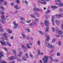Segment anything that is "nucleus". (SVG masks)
<instances>
[{"label": "nucleus", "instance_id": "nucleus-1", "mask_svg": "<svg viewBox=\"0 0 63 63\" xmlns=\"http://www.w3.org/2000/svg\"><path fill=\"white\" fill-rule=\"evenodd\" d=\"M45 44H46V46L48 47H49V48H51V49H54V46L53 45H50L46 42H45Z\"/></svg>", "mask_w": 63, "mask_h": 63}, {"label": "nucleus", "instance_id": "nucleus-2", "mask_svg": "<svg viewBox=\"0 0 63 63\" xmlns=\"http://www.w3.org/2000/svg\"><path fill=\"white\" fill-rule=\"evenodd\" d=\"M45 23L46 26V27H47L46 28V32H47V31H48V30L49 28V27H48V25L49 24V22H48V21H45Z\"/></svg>", "mask_w": 63, "mask_h": 63}, {"label": "nucleus", "instance_id": "nucleus-3", "mask_svg": "<svg viewBox=\"0 0 63 63\" xmlns=\"http://www.w3.org/2000/svg\"><path fill=\"white\" fill-rule=\"evenodd\" d=\"M45 58H44L42 59V61L45 63H47L48 62V57L47 56H45L44 57Z\"/></svg>", "mask_w": 63, "mask_h": 63}, {"label": "nucleus", "instance_id": "nucleus-4", "mask_svg": "<svg viewBox=\"0 0 63 63\" xmlns=\"http://www.w3.org/2000/svg\"><path fill=\"white\" fill-rule=\"evenodd\" d=\"M1 12L2 14V15L1 16V18L2 19V20H5L6 18H5V15H4V13L2 12V11Z\"/></svg>", "mask_w": 63, "mask_h": 63}, {"label": "nucleus", "instance_id": "nucleus-5", "mask_svg": "<svg viewBox=\"0 0 63 63\" xmlns=\"http://www.w3.org/2000/svg\"><path fill=\"white\" fill-rule=\"evenodd\" d=\"M54 16H53L52 17V24L53 25H54V26L55 25V24H54Z\"/></svg>", "mask_w": 63, "mask_h": 63}, {"label": "nucleus", "instance_id": "nucleus-6", "mask_svg": "<svg viewBox=\"0 0 63 63\" xmlns=\"http://www.w3.org/2000/svg\"><path fill=\"white\" fill-rule=\"evenodd\" d=\"M33 11H42V9L35 8H33Z\"/></svg>", "mask_w": 63, "mask_h": 63}, {"label": "nucleus", "instance_id": "nucleus-7", "mask_svg": "<svg viewBox=\"0 0 63 63\" xmlns=\"http://www.w3.org/2000/svg\"><path fill=\"white\" fill-rule=\"evenodd\" d=\"M14 26H14L13 28V29H17L19 27V26L17 24L15 25Z\"/></svg>", "mask_w": 63, "mask_h": 63}, {"label": "nucleus", "instance_id": "nucleus-8", "mask_svg": "<svg viewBox=\"0 0 63 63\" xmlns=\"http://www.w3.org/2000/svg\"><path fill=\"white\" fill-rule=\"evenodd\" d=\"M0 42L1 44H2L3 46H6L7 45L6 43V42L4 41H0Z\"/></svg>", "mask_w": 63, "mask_h": 63}, {"label": "nucleus", "instance_id": "nucleus-9", "mask_svg": "<svg viewBox=\"0 0 63 63\" xmlns=\"http://www.w3.org/2000/svg\"><path fill=\"white\" fill-rule=\"evenodd\" d=\"M56 17H58V18H60V17H62V15L60 14H57L55 15Z\"/></svg>", "mask_w": 63, "mask_h": 63}, {"label": "nucleus", "instance_id": "nucleus-10", "mask_svg": "<svg viewBox=\"0 0 63 63\" xmlns=\"http://www.w3.org/2000/svg\"><path fill=\"white\" fill-rule=\"evenodd\" d=\"M45 36L47 38L46 39V41H49V35H48L47 34H46L45 35Z\"/></svg>", "mask_w": 63, "mask_h": 63}, {"label": "nucleus", "instance_id": "nucleus-11", "mask_svg": "<svg viewBox=\"0 0 63 63\" xmlns=\"http://www.w3.org/2000/svg\"><path fill=\"white\" fill-rule=\"evenodd\" d=\"M8 33H9V34H11V33H12V32H12V31L8 29L7 30Z\"/></svg>", "mask_w": 63, "mask_h": 63}, {"label": "nucleus", "instance_id": "nucleus-12", "mask_svg": "<svg viewBox=\"0 0 63 63\" xmlns=\"http://www.w3.org/2000/svg\"><path fill=\"white\" fill-rule=\"evenodd\" d=\"M16 55H15L14 56H11V57L9 58V59L10 60H12V59H13V58L14 57H15V58H16Z\"/></svg>", "mask_w": 63, "mask_h": 63}, {"label": "nucleus", "instance_id": "nucleus-13", "mask_svg": "<svg viewBox=\"0 0 63 63\" xmlns=\"http://www.w3.org/2000/svg\"><path fill=\"white\" fill-rule=\"evenodd\" d=\"M22 59L23 60V61H26V60H27V59L26 58H25V56H23L22 57Z\"/></svg>", "mask_w": 63, "mask_h": 63}, {"label": "nucleus", "instance_id": "nucleus-14", "mask_svg": "<svg viewBox=\"0 0 63 63\" xmlns=\"http://www.w3.org/2000/svg\"><path fill=\"white\" fill-rule=\"evenodd\" d=\"M51 8L53 10H55L56 8H57V6H51Z\"/></svg>", "mask_w": 63, "mask_h": 63}, {"label": "nucleus", "instance_id": "nucleus-15", "mask_svg": "<svg viewBox=\"0 0 63 63\" xmlns=\"http://www.w3.org/2000/svg\"><path fill=\"white\" fill-rule=\"evenodd\" d=\"M58 7H60V6H63V4L62 3H59L58 4Z\"/></svg>", "mask_w": 63, "mask_h": 63}, {"label": "nucleus", "instance_id": "nucleus-16", "mask_svg": "<svg viewBox=\"0 0 63 63\" xmlns=\"http://www.w3.org/2000/svg\"><path fill=\"white\" fill-rule=\"evenodd\" d=\"M22 53H23V52H20L19 54L18 55V56L20 57L21 56V54H22Z\"/></svg>", "mask_w": 63, "mask_h": 63}, {"label": "nucleus", "instance_id": "nucleus-17", "mask_svg": "<svg viewBox=\"0 0 63 63\" xmlns=\"http://www.w3.org/2000/svg\"><path fill=\"white\" fill-rule=\"evenodd\" d=\"M55 21L56 22V24L57 25H60V23H59V22L57 20H55Z\"/></svg>", "mask_w": 63, "mask_h": 63}, {"label": "nucleus", "instance_id": "nucleus-18", "mask_svg": "<svg viewBox=\"0 0 63 63\" xmlns=\"http://www.w3.org/2000/svg\"><path fill=\"white\" fill-rule=\"evenodd\" d=\"M2 26H1V25L0 26V31L1 32H3L4 31V30L3 29H1Z\"/></svg>", "mask_w": 63, "mask_h": 63}, {"label": "nucleus", "instance_id": "nucleus-19", "mask_svg": "<svg viewBox=\"0 0 63 63\" xmlns=\"http://www.w3.org/2000/svg\"><path fill=\"white\" fill-rule=\"evenodd\" d=\"M40 25L42 26H44V23L43 22H41L40 23Z\"/></svg>", "mask_w": 63, "mask_h": 63}, {"label": "nucleus", "instance_id": "nucleus-20", "mask_svg": "<svg viewBox=\"0 0 63 63\" xmlns=\"http://www.w3.org/2000/svg\"><path fill=\"white\" fill-rule=\"evenodd\" d=\"M55 41H56V39H53L52 41V43H54V42H55Z\"/></svg>", "mask_w": 63, "mask_h": 63}, {"label": "nucleus", "instance_id": "nucleus-21", "mask_svg": "<svg viewBox=\"0 0 63 63\" xmlns=\"http://www.w3.org/2000/svg\"><path fill=\"white\" fill-rule=\"evenodd\" d=\"M31 17H33L34 19H36V18L35 16H34V15H31Z\"/></svg>", "mask_w": 63, "mask_h": 63}, {"label": "nucleus", "instance_id": "nucleus-22", "mask_svg": "<svg viewBox=\"0 0 63 63\" xmlns=\"http://www.w3.org/2000/svg\"><path fill=\"white\" fill-rule=\"evenodd\" d=\"M3 0H0V5H2Z\"/></svg>", "mask_w": 63, "mask_h": 63}, {"label": "nucleus", "instance_id": "nucleus-23", "mask_svg": "<svg viewBox=\"0 0 63 63\" xmlns=\"http://www.w3.org/2000/svg\"><path fill=\"white\" fill-rule=\"evenodd\" d=\"M50 13V11L49 10H48L46 13H45V14L47 15V14H48V13Z\"/></svg>", "mask_w": 63, "mask_h": 63}, {"label": "nucleus", "instance_id": "nucleus-24", "mask_svg": "<svg viewBox=\"0 0 63 63\" xmlns=\"http://www.w3.org/2000/svg\"><path fill=\"white\" fill-rule=\"evenodd\" d=\"M18 5H16L14 6V8L16 9H18Z\"/></svg>", "mask_w": 63, "mask_h": 63}, {"label": "nucleus", "instance_id": "nucleus-25", "mask_svg": "<svg viewBox=\"0 0 63 63\" xmlns=\"http://www.w3.org/2000/svg\"><path fill=\"white\" fill-rule=\"evenodd\" d=\"M22 35L23 39H25V36L24 34L22 33Z\"/></svg>", "mask_w": 63, "mask_h": 63}, {"label": "nucleus", "instance_id": "nucleus-26", "mask_svg": "<svg viewBox=\"0 0 63 63\" xmlns=\"http://www.w3.org/2000/svg\"><path fill=\"white\" fill-rule=\"evenodd\" d=\"M60 31V30L59 29H58L57 30H56V32L57 33H58H58H59Z\"/></svg>", "mask_w": 63, "mask_h": 63}, {"label": "nucleus", "instance_id": "nucleus-27", "mask_svg": "<svg viewBox=\"0 0 63 63\" xmlns=\"http://www.w3.org/2000/svg\"><path fill=\"white\" fill-rule=\"evenodd\" d=\"M7 45H8V46L9 47H11V44H10V43L9 42H7Z\"/></svg>", "mask_w": 63, "mask_h": 63}, {"label": "nucleus", "instance_id": "nucleus-28", "mask_svg": "<svg viewBox=\"0 0 63 63\" xmlns=\"http://www.w3.org/2000/svg\"><path fill=\"white\" fill-rule=\"evenodd\" d=\"M0 55L2 57H3L4 56V54H3V53L2 52H0Z\"/></svg>", "mask_w": 63, "mask_h": 63}, {"label": "nucleus", "instance_id": "nucleus-29", "mask_svg": "<svg viewBox=\"0 0 63 63\" xmlns=\"http://www.w3.org/2000/svg\"><path fill=\"white\" fill-rule=\"evenodd\" d=\"M26 30L28 32H30V29H26Z\"/></svg>", "mask_w": 63, "mask_h": 63}, {"label": "nucleus", "instance_id": "nucleus-30", "mask_svg": "<svg viewBox=\"0 0 63 63\" xmlns=\"http://www.w3.org/2000/svg\"><path fill=\"white\" fill-rule=\"evenodd\" d=\"M7 33H3V35L4 37H5L6 36H7Z\"/></svg>", "mask_w": 63, "mask_h": 63}, {"label": "nucleus", "instance_id": "nucleus-31", "mask_svg": "<svg viewBox=\"0 0 63 63\" xmlns=\"http://www.w3.org/2000/svg\"><path fill=\"white\" fill-rule=\"evenodd\" d=\"M59 11L60 12V13H62V12H63V11H62V9L61 8H60L59 9Z\"/></svg>", "mask_w": 63, "mask_h": 63}, {"label": "nucleus", "instance_id": "nucleus-32", "mask_svg": "<svg viewBox=\"0 0 63 63\" xmlns=\"http://www.w3.org/2000/svg\"><path fill=\"white\" fill-rule=\"evenodd\" d=\"M41 44V42H40V41H38V43H37V45H39V46H40V44Z\"/></svg>", "mask_w": 63, "mask_h": 63}, {"label": "nucleus", "instance_id": "nucleus-33", "mask_svg": "<svg viewBox=\"0 0 63 63\" xmlns=\"http://www.w3.org/2000/svg\"><path fill=\"white\" fill-rule=\"evenodd\" d=\"M20 19L21 20H25V19L24 18H22V17H21L20 18Z\"/></svg>", "mask_w": 63, "mask_h": 63}, {"label": "nucleus", "instance_id": "nucleus-34", "mask_svg": "<svg viewBox=\"0 0 63 63\" xmlns=\"http://www.w3.org/2000/svg\"><path fill=\"white\" fill-rule=\"evenodd\" d=\"M40 54H41V51H40V50H39L38 51V55H40Z\"/></svg>", "mask_w": 63, "mask_h": 63}, {"label": "nucleus", "instance_id": "nucleus-35", "mask_svg": "<svg viewBox=\"0 0 63 63\" xmlns=\"http://www.w3.org/2000/svg\"><path fill=\"white\" fill-rule=\"evenodd\" d=\"M4 5L7 6V2L6 1H5L4 3Z\"/></svg>", "mask_w": 63, "mask_h": 63}, {"label": "nucleus", "instance_id": "nucleus-36", "mask_svg": "<svg viewBox=\"0 0 63 63\" xmlns=\"http://www.w3.org/2000/svg\"><path fill=\"white\" fill-rule=\"evenodd\" d=\"M4 39H5V40H8V37L7 36H4Z\"/></svg>", "mask_w": 63, "mask_h": 63}, {"label": "nucleus", "instance_id": "nucleus-37", "mask_svg": "<svg viewBox=\"0 0 63 63\" xmlns=\"http://www.w3.org/2000/svg\"><path fill=\"white\" fill-rule=\"evenodd\" d=\"M21 47L22 48H23V49L26 48V47H25L23 45H22L21 46Z\"/></svg>", "mask_w": 63, "mask_h": 63}, {"label": "nucleus", "instance_id": "nucleus-38", "mask_svg": "<svg viewBox=\"0 0 63 63\" xmlns=\"http://www.w3.org/2000/svg\"><path fill=\"white\" fill-rule=\"evenodd\" d=\"M51 29H52V31L53 32H54L55 31V29H54V27H51Z\"/></svg>", "mask_w": 63, "mask_h": 63}, {"label": "nucleus", "instance_id": "nucleus-39", "mask_svg": "<svg viewBox=\"0 0 63 63\" xmlns=\"http://www.w3.org/2000/svg\"><path fill=\"white\" fill-rule=\"evenodd\" d=\"M13 54H16V50H13Z\"/></svg>", "mask_w": 63, "mask_h": 63}, {"label": "nucleus", "instance_id": "nucleus-40", "mask_svg": "<svg viewBox=\"0 0 63 63\" xmlns=\"http://www.w3.org/2000/svg\"><path fill=\"white\" fill-rule=\"evenodd\" d=\"M58 45L59 46H61V41H59V42Z\"/></svg>", "mask_w": 63, "mask_h": 63}, {"label": "nucleus", "instance_id": "nucleus-41", "mask_svg": "<svg viewBox=\"0 0 63 63\" xmlns=\"http://www.w3.org/2000/svg\"><path fill=\"white\" fill-rule=\"evenodd\" d=\"M57 56H60V53L57 52Z\"/></svg>", "mask_w": 63, "mask_h": 63}, {"label": "nucleus", "instance_id": "nucleus-42", "mask_svg": "<svg viewBox=\"0 0 63 63\" xmlns=\"http://www.w3.org/2000/svg\"><path fill=\"white\" fill-rule=\"evenodd\" d=\"M34 14L37 15V16H38L39 15V13L37 12H35L34 13Z\"/></svg>", "mask_w": 63, "mask_h": 63}, {"label": "nucleus", "instance_id": "nucleus-43", "mask_svg": "<svg viewBox=\"0 0 63 63\" xmlns=\"http://www.w3.org/2000/svg\"><path fill=\"white\" fill-rule=\"evenodd\" d=\"M26 39L27 40H29V39H30V37H29V36L27 35V36Z\"/></svg>", "mask_w": 63, "mask_h": 63}, {"label": "nucleus", "instance_id": "nucleus-44", "mask_svg": "<svg viewBox=\"0 0 63 63\" xmlns=\"http://www.w3.org/2000/svg\"><path fill=\"white\" fill-rule=\"evenodd\" d=\"M39 33H40V34H41V35H43V33L41 31H39Z\"/></svg>", "mask_w": 63, "mask_h": 63}, {"label": "nucleus", "instance_id": "nucleus-45", "mask_svg": "<svg viewBox=\"0 0 63 63\" xmlns=\"http://www.w3.org/2000/svg\"><path fill=\"white\" fill-rule=\"evenodd\" d=\"M3 48L4 49V50H5L6 52H7V49L5 47H4Z\"/></svg>", "mask_w": 63, "mask_h": 63}, {"label": "nucleus", "instance_id": "nucleus-46", "mask_svg": "<svg viewBox=\"0 0 63 63\" xmlns=\"http://www.w3.org/2000/svg\"><path fill=\"white\" fill-rule=\"evenodd\" d=\"M16 2L17 4H19V0H16Z\"/></svg>", "mask_w": 63, "mask_h": 63}, {"label": "nucleus", "instance_id": "nucleus-47", "mask_svg": "<svg viewBox=\"0 0 63 63\" xmlns=\"http://www.w3.org/2000/svg\"><path fill=\"white\" fill-rule=\"evenodd\" d=\"M25 56L27 58H28V54H27V53H26L25 54Z\"/></svg>", "mask_w": 63, "mask_h": 63}, {"label": "nucleus", "instance_id": "nucleus-48", "mask_svg": "<svg viewBox=\"0 0 63 63\" xmlns=\"http://www.w3.org/2000/svg\"><path fill=\"white\" fill-rule=\"evenodd\" d=\"M41 3L43 4H47V3H46V2L45 1L44 2H41Z\"/></svg>", "mask_w": 63, "mask_h": 63}, {"label": "nucleus", "instance_id": "nucleus-49", "mask_svg": "<svg viewBox=\"0 0 63 63\" xmlns=\"http://www.w3.org/2000/svg\"><path fill=\"white\" fill-rule=\"evenodd\" d=\"M59 33H60V34H62V33H63V32H62V31L60 30V32H59Z\"/></svg>", "mask_w": 63, "mask_h": 63}, {"label": "nucleus", "instance_id": "nucleus-50", "mask_svg": "<svg viewBox=\"0 0 63 63\" xmlns=\"http://www.w3.org/2000/svg\"><path fill=\"white\" fill-rule=\"evenodd\" d=\"M54 61H55V62H57L58 61V60H57L56 59H54L53 60Z\"/></svg>", "mask_w": 63, "mask_h": 63}, {"label": "nucleus", "instance_id": "nucleus-51", "mask_svg": "<svg viewBox=\"0 0 63 63\" xmlns=\"http://www.w3.org/2000/svg\"><path fill=\"white\" fill-rule=\"evenodd\" d=\"M32 22L34 24H35V25H36V24H37V23L36 22H35L34 21H33Z\"/></svg>", "mask_w": 63, "mask_h": 63}, {"label": "nucleus", "instance_id": "nucleus-52", "mask_svg": "<svg viewBox=\"0 0 63 63\" xmlns=\"http://www.w3.org/2000/svg\"><path fill=\"white\" fill-rule=\"evenodd\" d=\"M16 24V21H14L13 23V24L14 25H15L16 24Z\"/></svg>", "mask_w": 63, "mask_h": 63}, {"label": "nucleus", "instance_id": "nucleus-53", "mask_svg": "<svg viewBox=\"0 0 63 63\" xmlns=\"http://www.w3.org/2000/svg\"><path fill=\"white\" fill-rule=\"evenodd\" d=\"M0 8H1L2 10H4L5 9L2 6H0Z\"/></svg>", "mask_w": 63, "mask_h": 63}, {"label": "nucleus", "instance_id": "nucleus-54", "mask_svg": "<svg viewBox=\"0 0 63 63\" xmlns=\"http://www.w3.org/2000/svg\"><path fill=\"white\" fill-rule=\"evenodd\" d=\"M55 2H57L58 1V2H61V1L60 0H55Z\"/></svg>", "mask_w": 63, "mask_h": 63}, {"label": "nucleus", "instance_id": "nucleus-55", "mask_svg": "<svg viewBox=\"0 0 63 63\" xmlns=\"http://www.w3.org/2000/svg\"><path fill=\"white\" fill-rule=\"evenodd\" d=\"M35 21H37V22H38V21H39V19L38 18H36L35 20Z\"/></svg>", "mask_w": 63, "mask_h": 63}, {"label": "nucleus", "instance_id": "nucleus-56", "mask_svg": "<svg viewBox=\"0 0 63 63\" xmlns=\"http://www.w3.org/2000/svg\"><path fill=\"white\" fill-rule=\"evenodd\" d=\"M55 36L56 37H60V35H57V34H56L55 35Z\"/></svg>", "mask_w": 63, "mask_h": 63}, {"label": "nucleus", "instance_id": "nucleus-57", "mask_svg": "<svg viewBox=\"0 0 63 63\" xmlns=\"http://www.w3.org/2000/svg\"><path fill=\"white\" fill-rule=\"evenodd\" d=\"M11 5L12 6H14V3L13 2H12L11 3Z\"/></svg>", "mask_w": 63, "mask_h": 63}, {"label": "nucleus", "instance_id": "nucleus-58", "mask_svg": "<svg viewBox=\"0 0 63 63\" xmlns=\"http://www.w3.org/2000/svg\"><path fill=\"white\" fill-rule=\"evenodd\" d=\"M21 60L20 59H17V61H18V62H19V61H20Z\"/></svg>", "mask_w": 63, "mask_h": 63}, {"label": "nucleus", "instance_id": "nucleus-59", "mask_svg": "<svg viewBox=\"0 0 63 63\" xmlns=\"http://www.w3.org/2000/svg\"><path fill=\"white\" fill-rule=\"evenodd\" d=\"M28 48H31V47H30L29 45L28 46Z\"/></svg>", "mask_w": 63, "mask_h": 63}, {"label": "nucleus", "instance_id": "nucleus-60", "mask_svg": "<svg viewBox=\"0 0 63 63\" xmlns=\"http://www.w3.org/2000/svg\"><path fill=\"white\" fill-rule=\"evenodd\" d=\"M31 22V20L29 21H27V23H29V22Z\"/></svg>", "mask_w": 63, "mask_h": 63}, {"label": "nucleus", "instance_id": "nucleus-61", "mask_svg": "<svg viewBox=\"0 0 63 63\" xmlns=\"http://www.w3.org/2000/svg\"><path fill=\"white\" fill-rule=\"evenodd\" d=\"M32 44H33V43H29V45H30V46H32Z\"/></svg>", "mask_w": 63, "mask_h": 63}, {"label": "nucleus", "instance_id": "nucleus-62", "mask_svg": "<svg viewBox=\"0 0 63 63\" xmlns=\"http://www.w3.org/2000/svg\"><path fill=\"white\" fill-rule=\"evenodd\" d=\"M30 26H32V25H34V24L33 23H31L30 24Z\"/></svg>", "mask_w": 63, "mask_h": 63}, {"label": "nucleus", "instance_id": "nucleus-63", "mask_svg": "<svg viewBox=\"0 0 63 63\" xmlns=\"http://www.w3.org/2000/svg\"><path fill=\"white\" fill-rule=\"evenodd\" d=\"M53 50L52 49L50 52V53H52V52H53Z\"/></svg>", "mask_w": 63, "mask_h": 63}, {"label": "nucleus", "instance_id": "nucleus-64", "mask_svg": "<svg viewBox=\"0 0 63 63\" xmlns=\"http://www.w3.org/2000/svg\"><path fill=\"white\" fill-rule=\"evenodd\" d=\"M61 35V37L62 38H63V35L62 34H61L60 35Z\"/></svg>", "mask_w": 63, "mask_h": 63}]
</instances>
